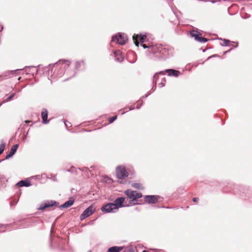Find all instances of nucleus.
Here are the masks:
<instances>
[{"mask_svg":"<svg viewBox=\"0 0 252 252\" xmlns=\"http://www.w3.org/2000/svg\"><path fill=\"white\" fill-rule=\"evenodd\" d=\"M149 51L158 58H165L169 55L168 47L161 44H156L149 47Z\"/></svg>","mask_w":252,"mask_h":252,"instance_id":"1","label":"nucleus"},{"mask_svg":"<svg viewBox=\"0 0 252 252\" xmlns=\"http://www.w3.org/2000/svg\"><path fill=\"white\" fill-rule=\"evenodd\" d=\"M127 40V36L124 33H119L112 37L111 43L115 42L120 45L125 44Z\"/></svg>","mask_w":252,"mask_h":252,"instance_id":"2","label":"nucleus"},{"mask_svg":"<svg viewBox=\"0 0 252 252\" xmlns=\"http://www.w3.org/2000/svg\"><path fill=\"white\" fill-rule=\"evenodd\" d=\"M125 193L129 199H131L132 201L136 200L137 199L140 198L142 197L141 193L138 192L136 191L131 190L130 189H126L125 191Z\"/></svg>","mask_w":252,"mask_h":252,"instance_id":"3","label":"nucleus"},{"mask_svg":"<svg viewBox=\"0 0 252 252\" xmlns=\"http://www.w3.org/2000/svg\"><path fill=\"white\" fill-rule=\"evenodd\" d=\"M116 175L119 179H124L128 176L126 168L124 166H118L116 168Z\"/></svg>","mask_w":252,"mask_h":252,"instance_id":"4","label":"nucleus"},{"mask_svg":"<svg viewBox=\"0 0 252 252\" xmlns=\"http://www.w3.org/2000/svg\"><path fill=\"white\" fill-rule=\"evenodd\" d=\"M115 206H116L113 205V203H109L103 205L101 207V210L102 212L106 213H115L117 211Z\"/></svg>","mask_w":252,"mask_h":252,"instance_id":"5","label":"nucleus"},{"mask_svg":"<svg viewBox=\"0 0 252 252\" xmlns=\"http://www.w3.org/2000/svg\"><path fill=\"white\" fill-rule=\"evenodd\" d=\"M94 211L93 205L90 206L87 208L80 215V218L81 220H83L87 217L92 215Z\"/></svg>","mask_w":252,"mask_h":252,"instance_id":"6","label":"nucleus"},{"mask_svg":"<svg viewBox=\"0 0 252 252\" xmlns=\"http://www.w3.org/2000/svg\"><path fill=\"white\" fill-rule=\"evenodd\" d=\"M125 198L123 197H118L116 198L114 203L113 205L115 206L116 209L118 210L120 208L123 207L124 206L123 204L125 202Z\"/></svg>","mask_w":252,"mask_h":252,"instance_id":"7","label":"nucleus"},{"mask_svg":"<svg viewBox=\"0 0 252 252\" xmlns=\"http://www.w3.org/2000/svg\"><path fill=\"white\" fill-rule=\"evenodd\" d=\"M58 203L56 202L55 201H47L46 202H45L43 204H42L39 208L40 210H44L47 208H49L51 207H53L54 206H57Z\"/></svg>","mask_w":252,"mask_h":252,"instance_id":"8","label":"nucleus"},{"mask_svg":"<svg viewBox=\"0 0 252 252\" xmlns=\"http://www.w3.org/2000/svg\"><path fill=\"white\" fill-rule=\"evenodd\" d=\"M70 64V62L67 60H60L57 63L54 64V65L59 66L61 65V67L65 68L68 67Z\"/></svg>","mask_w":252,"mask_h":252,"instance_id":"9","label":"nucleus"},{"mask_svg":"<svg viewBox=\"0 0 252 252\" xmlns=\"http://www.w3.org/2000/svg\"><path fill=\"white\" fill-rule=\"evenodd\" d=\"M144 199L146 202L151 204L156 203L158 201V198L155 195H146Z\"/></svg>","mask_w":252,"mask_h":252,"instance_id":"10","label":"nucleus"},{"mask_svg":"<svg viewBox=\"0 0 252 252\" xmlns=\"http://www.w3.org/2000/svg\"><path fill=\"white\" fill-rule=\"evenodd\" d=\"M114 55L116 61L118 62H123L124 59V55L122 54V53L119 50H116L114 52Z\"/></svg>","mask_w":252,"mask_h":252,"instance_id":"11","label":"nucleus"},{"mask_svg":"<svg viewBox=\"0 0 252 252\" xmlns=\"http://www.w3.org/2000/svg\"><path fill=\"white\" fill-rule=\"evenodd\" d=\"M41 116L42 118V123L44 124H47L49 123V121L47 120L48 118V112L47 111L44 109L42 110L41 112Z\"/></svg>","mask_w":252,"mask_h":252,"instance_id":"12","label":"nucleus"},{"mask_svg":"<svg viewBox=\"0 0 252 252\" xmlns=\"http://www.w3.org/2000/svg\"><path fill=\"white\" fill-rule=\"evenodd\" d=\"M74 202V200L73 198H70L68 201L64 202L63 204L60 206V207L67 208L71 206Z\"/></svg>","mask_w":252,"mask_h":252,"instance_id":"13","label":"nucleus"},{"mask_svg":"<svg viewBox=\"0 0 252 252\" xmlns=\"http://www.w3.org/2000/svg\"><path fill=\"white\" fill-rule=\"evenodd\" d=\"M18 147V144H15L13 145L11 148L10 153L6 156L5 159H8L11 157L16 152Z\"/></svg>","mask_w":252,"mask_h":252,"instance_id":"14","label":"nucleus"},{"mask_svg":"<svg viewBox=\"0 0 252 252\" xmlns=\"http://www.w3.org/2000/svg\"><path fill=\"white\" fill-rule=\"evenodd\" d=\"M165 72L168 73L169 76H173L175 77H178L180 74L179 71L173 69H166Z\"/></svg>","mask_w":252,"mask_h":252,"instance_id":"15","label":"nucleus"},{"mask_svg":"<svg viewBox=\"0 0 252 252\" xmlns=\"http://www.w3.org/2000/svg\"><path fill=\"white\" fill-rule=\"evenodd\" d=\"M16 186L19 187H29L31 186V182L29 180H22L19 182Z\"/></svg>","mask_w":252,"mask_h":252,"instance_id":"16","label":"nucleus"},{"mask_svg":"<svg viewBox=\"0 0 252 252\" xmlns=\"http://www.w3.org/2000/svg\"><path fill=\"white\" fill-rule=\"evenodd\" d=\"M123 248L122 247H117L114 246L110 248L107 252H120L123 250Z\"/></svg>","mask_w":252,"mask_h":252,"instance_id":"17","label":"nucleus"},{"mask_svg":"<svg viewBox=\"0 0 252 252\" xmlns=\"http://www.w3.org/2000/svg\"><path fill=\"white\" fill-rule=\"evenodd\" d=\"M132 187L138 189H142L143 188L142 187V185L140 183H133L132 184Z\"/></svg>","mask_w":252,"mask_h":252,"instance_id":"18","label":"nucleus"},{"mask_svg":"<svg viewBox=\"0 0 252 252\" xmlns=\"http://www.w3.org/2000/svg\"><path fill=\"white\" fill-rule=\"evenodd\" d=\"M147 36L144 34H139V39L141 43H144L146 39Z\"/></svg>","mask_w":252,"mask_h":252,"instance_id":"19","label":"nucleus"},{"mask_svg":"<svg viewBox=\"0 0 252 252\" xmlns=\"http://www.w3.org/2000/svg\"><path fill=\"white\" fill-rule=\"evenodd\" d=\"M196 41H199L201 43H205L207 41V39L203 37H200L198 36L197 37V39H196Z\"/></svg>","mask_w":252,"mask_h":252,"instance_id":"20","label":"nucleus"},{"mask_svg":"<svg viewBox=\"0 0 252 252\" xmlns=\"http://www.w3.org/2000/svg\"><path fill=\"white\" fill-rule=\"evenodd\" d=\"M190 34L192 37H194L195 39L196 40L197 39V37H198V36H199V33L197 31H192L190 32Z\"/></svg>","mask_w":252,"mask_h":252,"instance_id":"21","label":"nucleus"},{"mask_svg":"<svg viewBox=\"0 0 252 252\" xmlns=\"http://www.w3.org/2000/svg\"><path fill=\"white\" fill-rule=\"evenodd\" d=\"M5 148V143L3 142H2L0 145V155L1 154Z\"/></svg>","mask_w":252,"mask_h":252,"instance_id":"22","label":"nucleus"},{"mask_svg":"<svg viewBox=\"0 0 252 252\" xmlns=\"http://www.w3.org/2000/svg\"><path fill=\"white\" fill-rule=\"evenodd\" d=\"M137 36H138V35H136V36L135 35L133 36V40H134L135 44L136 45V46H138V45H139V42L137 41Z\"/></svg>","mask_w":252,"mask_h":252,"instance_id":"23","label":"nucleus"},{"mask_svg":"<svg viewBox=\"0 0 252 252\" xmlns=\"http://www.w3.org/2000/svg\"><path fill=\"white\" fill-rule=\"evenodd\" d=\"M223 43L221 44L222 46H227L228 43L230 42V41L228 39H223Z\"/></svg>","mask_w":252,"mask_h":252,"instance_id":"24","label":"nucleus"},{"mask_svg":"<svg viewBox=\"0 0 252 252\" xmlns=\"http://www.w3.org/2000/svg\"><path fill=\"white\" fill-rule=\"evenodd\" d=\"M117 117V116H113L111 118H110L109 119V123H112L115 120H116Z\"/></svg>","mask_w":252,"mask_h":252,"instance_id":"25","label":"nucleus"},{"mask_svg":"<svg viewBox=\"0 0 252 252\" xmlns=\"http://www.w3.org/2000/svg\"><path fill=\"white\" fill-rule=\"evenodd\" d=\"M15 95L14 93L11 94L7 98H6V101H9L12 99V98L14 97Z\"/></svg>","mask_w":252,"mask_h":252,"instance_id":"26","label":"nucleus"},{"mask_svg":"<svg viewBox=\"0 0 252 252\" xmlns=\"http://www.w3.org/2000/svg\"><path fill=\"white\" fill-rule=\"evenodd\" d=\"M81 63H84V62L83 61L81 62H76V63H75V68L76 69H78L79 68Z\"/></svg>","mask_w":252,"mask_h":252,"instance_id":"27","label":"nucleus"},{"mask_svg":"<svg viewBox=\"0 0 252 252\" xmlns=\"http://www.w3.org/2000/svg\"><path fill=\"white\" fill-rule=\"evenodd\" d=\"M165 79L164 78L162 81L158 84V86L162 88L165 86Z\"/></svg>","mask_w":252,"mask_h":252,"instance_id":"28","label":"nucleus"},{"mask_svg":"<svg viewBox=\"0 0 252 252\" xmlns=\"http://www.w3.org/2000/svg\"><path fill=\"white\" fill-rule=\"evenodd\" d=\"M158 75V73H157L153 77V78H154L153 81H154V82H155V84L157 83V79Z\"/></svg>","mask_w":252,"mask_h":252,"instance_id":"29","label":"nucleus"},{"mask_svg":"<svg viewBox=\"0 0 252 252\" xmlns=\"http://www.w3.org/2000/svg\"><path fill=\"white\" fill-rule=\"evenodd\" d=\"M65 126L68 128L71 126V124L70 123H67L66 122H64Z\"/></svg>","mask_w":252,"mask_h":252,"instance_id":"30","label":"nucleus"},{"mask_svg":"<svg viewBox=\"0 0 252 252\" xmlns=\"http://www.w3.org/2000/svg\"><path fill=\"white\" fill-rule=\"evenodd\" d=\"M198 200V198H195V197H194V198H193L192 199V201H193V202H197V201Z\"/></svg>","mask_w":252,"mask_h":252,"instance_id":"31","label":"nucleus"},{"mask_svg":"<svg viewBox=\"0 0 252 252\" xmlns=\"http://www.w3.org/2000/svg\"><path fill=\"white\" fill-rule=\"evenodd\" d=\"M141 45L142 46V47H143L144 48H148V47L146 45V44H141Z\"/></svg>","mask_w":252,"mask_h":252,"instance_id":"32","label":"nucleus"},{"mask_svg":"<svg viewBox=\"0 0 252 252\" xmlns=\"http://www.w3.org/2000/svg\"><path fill=\"white\" fill-rule=\"evenodd\" d=\"M159 74H164V72L163 71H160L159 72Z\"/></svg>","mask_w":252,"mask_h":252,"instance_id":"33","label":"nucleus"},{"mask_svg":"<svg viewBox=\"0 0 252 252\" xmlns=\"http://www.w3.org/2000/svg\"><path fill=\"white\" fill-rule=\"evenodd\" d=\"M18 70H19V69L16 70V71H18ZM15 71H16V70H14V71L11 70V72H15Z\"/></svg>","mask_w":252,"mask_h":252,"instance_id":"34","label":"nucleus"},{"mask_svg":"<svg viewBox=\"0 0 252 252\" xmlns=\"http://www.w3.org/2000/svg\"><path fill=\"white\" fill-rule=\"evenodd\" d=\"M25 123H30V121H25Z\"/></svg>","mask_w":252,"mask_h":252,"instance_id":"35","label":"nucleus"},{"mask_svg":"<svg viewBox=\"0 0 252 252\" xmlns=\"http://www.w3.org/2000/svg\"><path fill=\"white\" fill-rule=\"evenodd\" d=\"M139 108H140L139 106H137L136 107V108H137V109H139Z\"/></svg>","mask_w":252,"mask_h":252,"instance_id":"36","label":"nucleus"},{"mask_svg":"<svg viewBox=\"0 0 252 252\" xmlns=\"http://www.w3.org/2000/svg\"><path fill=\"white\" fill-rule=\"evenodd\" d=\"M142 252H148L147 251H145V250H144Z\"/></svg>","mask_w":252,"mask_h":252,"instance_id":"37","label":"nucleus"},{"mask_svg":"<svg viewBox=\"0 0 252 252\" xmlns=\"http://www.w3.org/2000/svg\"><path fill=\"white\" fill-rule=\"evenodd\" d=\"M29 66H26L25 68H29Z\"/></svg>","mask_w":252,"mask_h":252,"instance_id":"38","label":"nucleus"},{"mask_svg":"<svg viewBox=\"0 0 252 252\" xmlns=\"http://www.w3.org/2000/svg\"><path fill=\"white\" fill-rule=\"evenodd\" d=\"M91 252V251H89V252Z\"/></svg>","mask_w":252,"mask_h":252,"instance_id":"39","label":"nucleus"}]
</instances>
